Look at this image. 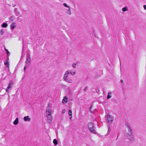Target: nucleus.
Here are the masks:
<instances>
[{
  "mask_svg": "<svg viewBox=\"0 0 146 146\" xmlns=\"http://www.w3.org/2000/svg\"><path fill=\"white\" fill-rule=\"evenodd\" d=\"M24 120L25 121H27V116H25L24 117Z\"/></svg>",
  "mask_w": 146,
  "mask_h": 146,
  "instance_id": "26",
  "label": "nucleus"
},
{
  "mask_svg": "<svg viewBox=\"0 0 146 146\" xmlns=\"http://www.w3.org/2000/svg\"><path fill=\"white\" fill-rule=\"evenodd\" d=\"M13 83L12 81H11L10 82L8 86L7 87V88L9 89L10 88H11L13 86Z\"/></svg>",
  "mask_w": 146,
  "mask_h": 146,
  "instance_id": "8",
  "label": "nucleus"
},
{
  "mask_svg": "<svg viewBox=\"0 0 146 146\" xmlns=\"http://www.w3.org/2000/svg\"><path fill=\"white\" fill-rule=\"evenodd\" d=\"M38 37H36L35 38V42H39L40 39Z\"/></svg>",
  "mask_w": 146,
  "mask_h": 146,
  "instance_id": "21",
  "label": "nucleus"
},
{
  "mask_svg": "<svg viewBox=\"0 0 146 146\" xmlns=\"http://www.w3.org/2000/svg\"><path fill=\"white\" fill-rule=\"evenodd\" d=\"M27 59H26V61H27Z\"/></svg>",
  "mask_w": 146,
  "mask_h": 146,
  "instance_id": "39",
  "label": "nucleus"
},
{
  "mask_svg": "<svg viewBox=\"0 0 146 146\" xmlns=\"http://www.w3.org/2000/svg\"><path fill=\"white\" fill-rule=\"evenodd\" d=\"M64 80L67 82L69 83H72V80L70 78H67L66 80Z\"/></svg>",
  "mask_w": 146,
  "mask_h": 146,
  "instance_id": "12",
  "label": "nucleus"
},
{
  "mask_svg": "<svg viewBox=\"0 0 146 146\" xmlns=\"http://www.w3.org/2000/svg\"><path fill=\"white\" fill-rule=\"evenodd\" d=\"M88 87L87 86H86V87L84 89V91H85V92H86V90H87V89L88 88Z\"/></svg>",
  "mask_w": 146,
  "mask_h": 146,
  "instance_id": "30",
  "label": "nucleus"
},
{
  "mask_svg": "<svg viewBox=\"0 0 146 146\" xmlns=\"http://www.w3.org/2000/svg\"><path fill=\"white\" fill-rule=\"evenodd\" d=\"M5 32L4 30L2 29L0 31V33L1 35H3L4 33Z\"/></svg>",
  "mask_w": 146,
  "mask_h": 146,
  "instance_id": "20",
  "label": "nucleus"
},
{
  "mask_svg": "<svg viewBox=\"0 0 146 146\" xmlns=\"http://www.w3.org/2000/svg\"><path fill=\"white\" fill-rule=\"evenodd\" d=\"M128 10V8L127 7H124L122 8V11H123L125 12V11Z\"/></svg>",
  "mask_w": 146,
  "mask_h": 146,
  "instance_id": "19",
  "label": "nucleus"
},
{
  "mask_svg": "<svg viewBox=\"0 0 146 146\" xmlns=\"http://www.w3.org/2000/svg\"><path fill=\"white\" fill-rule=\"evenodd\" d=\"M8 62L7 61H5V62H4V64H5V65L7 66V67H8Z\"/></svg>",
  "mask_w": 146,
  "mask_h": 146,
  "instance_id": "23",
  "label": "nucleus"
},
{
  "mask_svg": "<svg viewBox=\"0 0 146 146\" xmlns=\"http://www.w3.org/2000/svg\"><path fill=\"white\" fill-rule=\"evenodd\" d=\"M67 13L69 15H71V12L70 10V7L68 8V9L67 10Z\"/></svg>",
  "mask_w": 146,
  "mask_h": 146,
  "instance_id": "16",
  "label": "nucleus"
},
{
  "mask_svg": "<svg viewBox=\"0 0 146 146\" xmlns=\"http://www.w3.org/2000/svg\"><path fill=\"white\" fill-rule=\"evenodd\" d=\"M50 103H49L48 104V107H48V108H50V107H50Z\"/></svg>",
  "mask_w": 146,
  "mask_h": 146,
  "instance_id": "35",
  "label": "nucleus"
},
{
  "mask_svg": "<svg viewBox=\"0 0 146 146\" xmlns=\"http://www.w3.org/2000/svg\"><path fill=\"white\" fill-rule=\"evenodd\" d=\"M5 50L7 55L8 56L10 54V53L8 51V50L6 49L5 48Z\"/></svg>",
  "mask_w": 146,
  "mask_h": 146,
  "instance_id": "18",
  "label": "nucleus"
},
{
  "mask_svg": "<svg viewBox=\"0 0 146 146\" xmlns=\"http://www.w3.org/2000/svg\"><path fill=\"white\" fill-rule=\"evenodd\" d=\"M31 121V119L28 116V121Z\"/></svg>",
  "mask_w": 146,
  "mask_h": 146,
  "instance_id": "34",
  "label": "nucleus"
},
{
  "mask_svg": "<svg viewBox=\"0 0 146 146\" xmlns=\"http://www.w3.org/2000/svg\"><path fill=\"white\" fill-rule=\"evenodd\" d=\"M26 66H25V67H24V70L25 71V69H26Z\"/></svg>",
  "mask_w": 146,
  "mask_h": 146,
  "instance_id": "37",
  "label": "nucleus"
},
{
  "mask_svg": "<svg viewBox=\"0 0 146 146\" xmlns=\"http://www.w3.org/2000/svg\"><path fill=\"white\" fill-rule=\"evenodd\" d=\"M112 93L109 92L108 93V95H107V99H108L111 97Z\"/></svg>",
  "mask_w": 146,
  "mask_h": 146,
  "instance_id": "14",
  "label": "nucleus"
},
{
  "mask_svg": "<svg viewBox=\"0 0 146 146\" xmlns=\"http://www.w3.org/2000/svg\"><path fill=\"white\" fill-rule=\"evenodd\" d=\"M65 112V109H63L62 111V113H64Z\"/></svg>",
  "mask_w": 146,
  "mask_h": 146,
  "instance_id": "32",
  "label": "nucleus"
},
{
  "mask_svg": "<svg viewBox=\"0 0 146 146\" xmlns=\"http://www.w3.org/2000/svg\"><path fill=\"white\" fill-rule=\"evenodd\" d=\"M92 133H96V131L94 129V127H92L91 128L88 129Z\"/></svg>",
  "mask_w": 146,
  "mask_h": 146,
  "instance_id": "6",
  "label": "nucleus"
},
{
  "mask_svg": "<svg viewBox=\"0 0 146 146\" xmlns=\"http://www.w3.org/2000/svg\"><path fill=\"white\" fill-rule=\"evenodd\" d=\"M107 118L108 121L110 124H111L113 121V117L112 115H110L109 114H107Z\"/></svg>",
  "mask_w": 146,
  "mask_h": 146,
  "instance_id": "2",
  "label": "nucleus"
},
{
  "mask_svg": "<svg viewBox=\"0 0 146 146\" xmlns=\"http://www.w3.org/2000/svg\"><path fill=\"white\" fill-rule=\"evenodd\" d=\"M66 72H67L68 73V74H71V71H70V70H68V71H66Z\"/></svg>",
  "mask_w": 146,
  "mask_h": 146,
  "instance_id": "28",
  "label": "nucleus"
},
{
  "mask_svg": "<svg viewBox=\"0 0 146 146\" xmlns=\"http://www.w3.org/2000/svg\"><path fill=\"white\" fill-rule=\"evenodd\" d=\"M53 143L54 144V145L56 146L58 144V142L57 141V139H54L53 140Z\"/></svg>",
  "mask_w": 146,
  "mask_h": 146,
  "instance_id": "15",
  "label": "nucleus"
},
{
  "mask_svg": "<svg viewBox=\"0 0 146 146\" xmlns=\"http://www.w3.org/2000/svg\"><path fill=\"white\" fill-rule=\"evenodd\" d=\"M47 121L49 123H50L52 122V117L51 115H47Z\"/></svg>",
  "mask_w": 146,
  "mask_h": 146,
  "instance_id": "3",
  "label": "nucleus"
},
{
  "mask_svg": "<svg viewBox=\"0 0 146 146\" xmlns=\"http://www.w3.org/2000/svg\"><path fill=\"white\" fill-rule=\"evenodd\" d=\"M1 26L3 28H6L7 27L8 24L7 23L5 22H4L1 25Z\"/></svg>",
  "mask_w": 146,
  "mask_h": 146,
  "instance_id": "11",
  "label": "nucleus"
},
{
  "mask_svg": "<svg viewBox=\"0 0 146 146\" xmlns=\"http://www.w3.org/2000/svg\"><path fill=\"white\" fill-rule=\"evenodd\" d=\"M125 125L126 127L127 128L128 132L126 133L127 137L129 140L132 142L134 141V138L133 135V131L131 129L130 125L128 123H126Z\"/></svg>",
  "mask_w": 146,
  "mask_h": 146,
  "instance_id": "1",
  "label": "nucleus"
},
{
  "mask_svg": "<svg viewBox=\"0 0 146 146\" xmlns=\"http://www.w3.org/2000/svg\"><path fill=\"white\" fill-rule=\"evenodd\" d=\"M92 106H91V107H90V109H89V110H90V112H91L92 113L93 111H91V108H92Z\"/></svg>",
  "mask_w": 146,
  "mask_h": 146,
  "instance_id": "31",
  "label": "nucleus"
},
{
  "mask_svg": "<svg viewBox=\"0 0 146 146\" xmlns=\"http://www.w3.org/2000/svg\"><path fill=\"white\" fill-rule=\"evenodd\" d=\"M16 27L15 23H12L11 25V29H14Z\"/></svg>",
  "mask_w": 146,
  "mask_h": 146,
  "instance_id": "9",
  "label": "nucleus"
},
{
  "mask_svg": "<svg viewBox=\"0 0 146 146\" xmlns=\"http://www.w3.org/2000/svg\"><path fill=\"white\" fill-rule=\"evenodd\" d=\"M9 89H8L7 88H6V92H8V90Z\"/></svg>",
  "mask_w": 146,
  "mask_h": 146,
  "instance_id": "36",
  "label": "nucleus"
},
{
  "mask_svg": "<svg viewBox=\"0 0 146 146\" xmlns=\"http://www.w3.org/2000/svg\"><path fill=\"white\" fill-rule=\"evenodd\" d=\"M108 131L107 132V133L109 134L110 133V125H108Z\"/></svg>",
  "mask_w": 146,
  "mask_h": 146,
  "instance_id": "25",
  "label": "nucleus"
},
{
  "mask_svg": "<svg viewBox=\"0 0 146 146\" xmlns=\"http://www.w3.org/2000/svg\"><path fill=\"white\" fill-rule=\"evenodd\" d=\"M143 7L144 9L146 10V5H143Z\"/></svg>",
  "mask_w": 146,
  "mask_h": 146,
  "instance_id": "33",
  "label": "nucleus"
},
{
  "mask_svg": "<svg viewBox=\"0 0 146 146\" xmlns=\"http://www.w3.org/2000/svg\"><path fill=\"white\" fill-rule=\"evenodd\" d=\"M68 100V98L66 96L64 97V98L62 100L63 103H66L67 102Z\"/></svg>",
  "mask_w": 146,
  "mask_h": 146,
  "instance_id": "10",
  "label": "nucleus"
},
{
  "mask_svg": "<svg viewBox=\"0 0 146 146\" xmlns=\"http://www.w3.org/2000/svg\"><path fill=\"white\" fill-rule=\"evenodd\" d=\"M28 62H29L31 60V58H30L29 57V54H28Z\"/></svg>",
  "mask_w": 146,
  "mask_h": 146,
  "instance_id": "27",
  "label": "nucleus"
},
{
  "mask_svg": "<svg viewBox=\"0 0 146 146\" xmlns=\"http://www.w3.org/2000/svg\"><path fill=\"white\" fill-rule=\"evenodd\" d=\"M68 114L69 116H70L71 117H69L70 119H71L72 118V111L71 110H69L68 111Z\"/></svg>",
  "mask_w": 146,
  "mask_h": 146,
  "instance_id": "17",
  "label": "nucleus"
},
{
  "mask_svg": "<svg viewBox=\"0 0 146 146\" xmlns=\"http://www.w3.org/2000/svg\"><path fill=\"white\" fill-rule=\"evenodd\" d=\"M94 127V124L92 122H90L88 123V128L90 129L92 127Z\"/></svg>",
  "mask_w": 146,
  "mask_h": 146,
  "instance_id": "5",
  "label": "nucleus"
},
{
  "mask_svg": "<svg viewBox=\"0 0 146 146\" xmlns=\"http://www.w3.org/2000/svg\"><path fill=\"white\" fill-rule=\"evenodd\" d=\"M52 111V110L50 109V108H48V107H47L46 111V113H47V115H51Z\"/></svg>",
  "mask_w": 146,
  "mask_h": 146,
  "instance_id": "4",
  "label": "nucleus"
},
{
  "mask_svg": "<svg viewBox=\"0 0 146 146\" xmlns=\"http://www.w3.org/2000/svg\"><path fill=\"white\" fill-rule=\"evenodd\" d=\"M76 65V64L74 63H73V64H72V67L74 68H75Z\"/></svg>",
  "mask_w": 146,
  "mask_h": 146,
  "instance_id": "24",
  "label": "nucleus"
},
{
  "mask_svg": "<svg viewBox=\"0 0 146 146\" xmlns=\"http://www.w3.org/2000/svg\"><path fill=\"white\" fill-rule=\"evenodd\" d=\"M19 122V120L18 118H16L15 121H14L13 122V124L14 125H16L18 124Z\"/></svg>",
  "mask_w": 146,
  "mask_h": 146,
  "instance_id": "13",
  "label": "nucleus"
},
{
  "mask_svg": "<svg viewBox=\"0 0 146 146\" xmlns=\"http://www.w3.org/2000/svg\"><path fill=\"white\" fill-rule=\"evenodd\" d=\"M121 83H122V82H123V80H121Z\"/></svg>",
  "mask_w": 146,
  "mask_h": 146,
  "instance_id": "38",
  "label": "nucleus"
},
{
  "mask_svg": "<svg viewBox=\"0 0 146 146\" xmlns=\"http://www.w3.org/2000/svg\"><path fill=\"white\" fill-rule=\"evenodd\" d=\"M76 73V72H71V74H72V75H74Z\"/></svg>",
  "mask_w": 146,
  "mask_h": 146,
  "instance_id": "29",
  "label": "nucleus"
},
{
  "mask_svg": "<svg viewBox=\"0 0 146 146\" xmlns=\"http://www.w3.org/2000/svg\"><path fill=\"white\" fill-rule=\"evenodd\" d=\"M63 5H64V6H65V7H67L68 8H69V7H69V6H68V5H67V4L66 3H64L63 4Z\"/></svg>",
  "mask_w": 146,
  "mask_h": 146,
  "instance_id": "22",
  "label": "nucleus"
},
{
  "mask_svg": "<svg viewBox=\"0 0 146 146\" xmlns=\"http://www.w3.org/2000/svg\"><path fill=\"white\" fill-rule=\"evenodd\" d=\"M68 73L67 72H65V73L64 74V76L63 78V79L65 80H66L67 79V77L68 76Z\"/></svg>",
  "mask_w": 146,
  "mask_h": 146,
  "instance_id": "7",
  "label": "nucleus"
}]
</instances>
